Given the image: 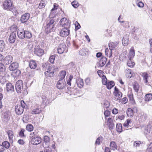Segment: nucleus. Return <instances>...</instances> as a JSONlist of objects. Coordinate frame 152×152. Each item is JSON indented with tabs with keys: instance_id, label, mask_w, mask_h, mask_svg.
<instances>
[{
	"instance_id": "6ab92c4d",
	"label": "nucleus",
	"mask_w": 152,
	"mask_h": 152,
	"mask_svg": "<svg viewBox=\"0 0 152 152\" xmlns=\"http://www.w3.org/2000/svg\"><path fill=\"white\" fill-rule=\"evenodd\" d=\"M18 64L16 62H14L10 65L9 69L11 71H14L16 70L18 67Z\"/></svg>"
},
{
	"instance_id": "5701e85b",
	"label": "nucleus",
	"mask_w": 152,
	"mask_h": 152,
	"mask_svg": "<svg viewBox=\"0 0 152 152\" xmlns=\"http://www.w3.org/2000/svg\"><path fill=\"white\" fill-rule=\"evenodd\" d=\"M41 110L39 107V106L36 105L34 107V108L33 109L31 112V113L33 114H39L41 112Z\"/></svg>"
},
{
	"instance_id": "dca6fc26",
	"label": "nucleus",
	"mask_w": 152,
	"mask_h": 152,
	"mask_svg": "<svg viewBox=\"0 0 152 152\" xmlns=\"http://www.w3.org/2000/svg\"><path fill=\"white\" fill-rule=\"evenodd\" d=\"M23 108L20 105H17L15 107V111L16 114L18 115H21L23 112Z\"/></svg>"
},
{
	"instance_id": "c756f323",
	"label": "nucleus",
	"mask_w": 152,
	"mask_h": 152,
	"mask_svg": "<svg viewBox=\"0 0 152 152\" xmlns=\"http://www.w3.org/2000/svg\"><path fill=\"white\" fill-rule=\"evenodd\" d=\"M79 54L82 56H84L88 54V50L86 48H83L79 51Z\"/></svg>"
},
{
	"instance_id": "aec40b11",
	"label": "nucleus",
	"mask_w": 152,
	"mask_h": 152,
	"mask_svg": "<svg viewBox=\"0 0 152 152\" xmlns=\"http://www.w3.org/2000/svg\"><path fill=\"white\" fill-rule=\"evenodd\" d=\"M125 74L126 77L128 78H130L134 75V74L132 70L130 69H126L125 71Z\"/></svg>"
},
{
	"instance_id": "f257e3e1",
	"label": "nucleus",
	"mask_w": 152,
	"mask_h": 152,
	"mask_svg": "<svg viewBox=\"0 0 152 152\" xmlns=\"http://www.w3.org/2000/svg\"><path fill=\"white\" fill-rule=\"evenodd\" d=\"M42 66L45 70H47L45 72V76L50 77H53L54 76V69L50 66V64L47 65L46 63H44L42 64Z\"/></svg>"
},
{
	"instance_id": "6e6d98bb",
	"label": "nucleus",
	"mask_w": 152,
	"mask_h": 152,
	"mask_svg": "<svg viewBox=\"0 0 152 152\" xmlns=\"http://www.w3.org/2000/svg\"><path fill=\"white\" fill-rule=\"evenodd\" d=\"M79 4L78 2L76 1H74L72 2V5L75 8H77L79 6Z\"/></svg>"
},
{
	"instance_id": "c9c22d12",
	"label": "nucleus",
	"mask_w": 152,
	"mask_h": 152,
	"mask_svg": "<svg viewBox=\"0 0 152 152\" xmlns=\"http://www.w3.org/2000/svg\"><path fill=\"white\" fill-rule=\"evenodd\" d=\"M116 126L117 131L118 132H121L122 131V125L121 124L118 123Z\"/></svg>"
},
{
	"instance_id": "1a4fd4ad",
	"label": "nucleus",
	"mask_w": 152,
	"mask_h": 152,
	"mask_svg": "<svg viewBox=\"0 0 152 152\" xmlns=\"http://www.w3.org/2000/svg\"><path fill=\"white\" fill-rule=\"evenodd\" d=\"M67 51V49L66 46L64 44H60L58 48V52L59 54H62L64 52Z\"/></svg>"
},
{
	"instance_id": "a19ab883",
	"label": "nucleus",
	"mask_w": 152,
	"mask_h": 152,
	"mask_svg": "<svg viewBox=\"0 0 152 152\" xmlns=\"http://www.w3.org/2000/svg\"><path fill=\"white\" fill-rule=\"evenodd\" d=\"M2 144L4 148L8 149L10 146V143L7 141L3 142L2 143Z\"/></svg>"
},
{
	"instance_id": "b1692460",
	"label": "nucleus",
	"mask_w": 152,
	"mask_h": 152,
	"mask_svg": "<svg viewBox=\"0 0 152 152\" xmlns=\"http://www.w3.org/2000/svg\"><path fill=\"white\" fill-rule=\"evenodd\" d=\"M29 65L30 67L32 69H35L37 66V63L35 61L32 60L29 62Z\"/></svg>"
},
{
	"instance_id": "cd10ccee",
	"label": "nucleus",
	"mask_w": 152,
	"mask_h": 152,
	"mask_svg": "<svg viewBox=\"0 0 152 152\" xmlns=\"http://www.w3.org/2000/svg\"><path fill=\"white\" fill-rule=\"evenodd\" d=\"M76 83L78 86L80 88H82L84 85L83 80L82 79L80 78H78L76 80Z\"/></svg>"
},
{
	"instance_id": "f03ea898",
	"label": "nucleus",
	"mask_w": 152,
	"mask_h": 152,
	"mask_svg": "<svg viewBox=\"0 0 152 152\" xmlns=\"http://www.w3.org/2000/svg\"><path fill=\"white\" fill-rule=\"evenodd\" d=\"M4 9L10 11L12 12H15L16 14L18 12L16 10L13 9V6L10 0H7L5 1L4 3Z\"/></svg>"
},
{
	"instance_id": "a211bd4d",
	"label": "nucleus",
	"mask_w": 152,
	"mask_h": 152,
	"mask_svg": "<svg viewBox=\"0 0 152 152\" xmlns=\"http://www.w3.org/2000/svg\"><path fill=\"white\" fill-rule=\"evenodd\" d=\"M141 75L143 77V80L144 83L146 85H150L149 83L151 82L148 80V74L146 72H144L142 73Z\"/></svg>"
},
{
	"instance_id": "473e14b6",
	"label": "nucleus",
	"mask_w": 152,
	"mask_h": 152,
	"mask_svg": "<svg viewBox=\"0 0 152 152\" xmlns=\"http://www.w3.org/2000/svg\"><path fill=\"white\" fill-rule=\"evenodd\" d=\"M55 30V28L51 27L46 25V26L45 31L47 34H48L51 31H53Z\"/></svg>"
},
{
	"instance_id": "39448f33",
	"label": "nucleus",
	"mask_w": 152,
	"mask_h": 152,
	"mask_svg": "<svg viewBox=\"0 0 152 152\" xmlns=\"http://www.w3.org/2000/svg\"><path fill=\"white\" fill-rule=\"evenodd\" d=\"M23 87V83L22 80H19L17 81L15 85V89L18 93H21Z\"/></svg>"
},
{
	"instance_id": "393cba45",
	"label": "nucleus",
	"mask_w": 152,
	"mask_h": 152,
	"mask_svg": "<svg viewBox=\"0 0 152 152\" xmlns=\"http://www.w3.org/2000/svg\"><path fill=\"white\" fill-rule=\"evenodd\" d=\"M129 42V38L128 36L125 35L122 40V43L124 46L127 45Z\"/></svg>"
},
{
	"instance_id": "338daca9",
	"label": "nucleus",
	"mask_w": 152,
	"mask_h": 152,
	"mask_svg": "<svg viewBox=\"0 0 152 152\" xmlns=\"http://www.w3.org/2000/svg\"><path fill=\"white\" fill-rule=\"evenodd\" d=\"M85 82L87 85H90V79L89 78H87L86 79Z\"/></svg>"
},
{
	"instance_id": "4be33fe9",
	"label": "nucleus",
	"mask_w": 152,
	"mask_h": 152,
	"mask_svg": "<svg viewBox=\"0 0 152 152\" xmlns=\"http://www.w3.org/2000/svg\"><path fill=\"white\" fill-rule=\"evenodd\" d=\"M30 17V14L29 13H25L21 17L20 20L22 23H24L29 19Z\"/></svg>"
},
{
	"instance_id": "774afa93",
	"label": "nucleus",
	"mask_w": 152,
	"mask_h": 152,
	"mask_svg": "<svg viewBox=\"0 0 152 152\" xmlns=\"http://www.w3.org/2000/svg\"><path fill=\"white\" fill-rule=\"evenodd\" d=\"M118 110L116 108H114L112 110V113L114 114H116L118 113Z\"/></svg>"
},
{
	"instance_id": "0e129e2a",
	"label": "nucleus",
	"mask_w": 152,
	"mask_h": 152,
	"mask_svg": "<svg viewBox=\"0 0 152 152\" xmlns=\"http://www.w3.org/2000/svg\"><path fill=\"white\" fill-rule=\"evenodd\" d=\"M73 77L71 75H70L69 77V78L67 81V84L69 86H71V81L73 78Z\"/></svg>"
},
{
	"instance_id": "13d9d810",
	"label": "nucleus",
	"mask_w": 152,
	"mask_h": 152,
	"mask_svg": "<svg viewBox=\"0 0 152 152\" xmlns=\"http://www.w3.org/2000/svg\"><path fill=\"white\" fill-rule=\"evenodd\" d=\"M122 23H123V24H122L121 25L124 27H126L129 26V23L128 21H122Z\"/></svg>"
},
{
	"instance_id": "0eeeda50",
	"label": "nucleus",
	"mask_w": 152,
	"mask_h": 152,
	"mask_svg": "<svg viewBox=\"0 0 152 152\" xmlns=\"http://www.w3.org/2000/svg\"><path fill=\"white\" fill-rule=\"evenodd\" d=\"M10 113L9 110H6L2 114L1 117L3 121L7 122L10 119Z\"/></svg>"
},
{
	"instance_id": "7c9ffc66",
	"label": "nucleus",
	"mask_w": 152,
	"mask_h": 152,
	"mask_svg": "<svg viewBox=\"0 0 152 152\" xmlns=\"http://www.w3.org/2000/svg\"><path fill=\"white\" fill-rule=\"evenodd\" d=\"M118 44V43L117 42L114 43L113 42H111L109 44V48L110 50L111 53H112V50L114 49Z\"/></svg>"
},
{
	"instance_id": "f8f14e48",
	"label": "nucleus",
	"mask_w": 152,
	"mask_h": 152,
	"mask_svg": "<svg viewBox=\"0 0 152 152\" xmlns=\"http://www.w3.org/2000/svg\"><path fill=\"white\" fill-rule=\"evenodd\" d=\"M6 89L7 92L12 93L14 91V88L13 85L10 83H7Z\"/></svg>"
},
{
	"instance_id": "603ef678",
	"label": "nucleus",
	"mask_w": 152,
	"mask_h": 152,
	"mask_svg": "<svg viewBox=\"0 0 152 152\" xmlns=\"http://www.w3.org/2000/svg\"><path fill=\"white\" fill-rule=\"evenodd\" d=\"M147 151L148 152H152V142L147 145Z\"/></svg>"
},
{
	"instance_id": "c03bdc74",
	"label": "nucleus",
	"mask_w": 152,
	"mask_h": 152,
	"mask_svg": "<svg viewBox=\"0 0 152 152\" xmlns=\"http://www.w3.org/2000/svg\"><path fill=\"white\" fill-rule=\"evenodd\" d=\"M128 66L130 67H132L134 65V62L132 61V59H129L127 64Z\"/></svg>"
},
{
	"instance_id": "2f4dec72",
	"label": "nucleus",
	"mask_w": 152,
	"mask_h": 152,
	"mask_svg": "<svg viewBox=\"0 0 152 152\" xmlns=\"http://www.w3.org/2000/svg\"><path fill=\"white\" fill-rule=\"evenodd\" d=\"M107 124L110 129H113L114 126V124L113 123L112 120L111 118H109L107 119Z\"/></svg>"
},
{
	"instance_id": "de8ad7c7",
	"label": "nucleus",
	"mask_w": 152,
	"mask_h": 152,
	"mask_svg": "<svg viewBox=\"0 0 152 152\" xmlns=\"http://www.w3.org/2000/svg\"><path fill=\"white\" fill-rule=\"evenodd\" d=\"M26 129L28 131L31 132L33 129V127L32 125L28 124L27 125Z\"/></svg>"
},
{
	"instance_id": "423d86ee",
	"label": "nucleus",
	"mask_w": 152,
	"mask_h": 152,
	"mask_svg": "<svg viewBox=\"0 0 152 152\" xmlns=\"http://www.w3.org/2000/svg\"><path fill=\"white\" fill-rule=\"evenodd\" d=\"M66 84L65 80H59L56 85L57 88L59 89H62L66 86Z\"/></svg>"
},
{
	"instance_id": "4c0bfd02",
	"label": "nucleus",
	"mask_w": 152,
	"mask_h": 152,
	"mask_svg": "<svg viewBox=\"0 0 152 152\" xmlns=\"http://www.w3.org/2000/svg\"><path fill=\"white\" fill-rule=\"evenodd\" d=\"M66 74V72L65 71H62L59 73L60 80H65L64 79Z\"/></svg>"
},
{
	"instance_id": "ddd939ff",
	"label": "nucleus",
	"mask_w": 152,
	"mask_h": 152,
	"mask_svg": "<svg viewBox=\"0 0 152 152\" xmlns=\"http://www.w3.org/2000/svg\"><path fill=\"white\" fill-rule=\"evenodd\" d=\"M70 31L69 29L66 28H63L60 31L59 35L62 37H66L69 34Z\"/></svg>"
},
{
	"instance_id": "8fccbe9b",
	"label": "nucleus",
	"mask_w": 152,
	"mask_h": 152,
	"mask_svg": "<svg viewBox=\"0 0 152 152\" xmlns=\"http://www.w3.org/2000/svg\"><path fill=\"white\" fill-rule=\"evenodd\" d=\"M46 5L45 2L43 1H41L39 6V7L40 9H42Z\"/></svg>"
},
{
	"instance_id": "f3484780",
	"label": "nucleus",
	"mask_w": 152,
	"mask_h": 152,
	"mask_svg": "<svg viewBox=\"0 0 152 152\" xmlns=\"http://www.w3.org/2000/svg\"><path fill=\"white\" fill-rule=\"evenodd\" d=\"M16 37V33L13 32L10 34L9 37L8 41L11 43H14Z\"/></svg>"
},
{
	"instance_id": "e2e57ef3",
	"label": "nucleus",
	"mask_w": 152,
	"mask_h": 152,
	"mask_svg": "<svg viewBox=\"0 0 152 152\" xmlns=\"http://www.w3.org/2000/svg\"><path fill=\"white\" fill-rule=\"evenodd\" d=\"M141 142L140 141H137L134 142V146L135 147H139L140 144Z\"/></svg>"
},
{
	"instance_id": "412c9836",
	"label": "nucleus",
	"mask_w": 152,
	"mask_h": 152,
	"mask_svg": "<svg viewBox=\"0 0 152 152\" xmlns=\"http://www.w3.org/2000/svg\"><path fill=\"white\" fill-rule=\"evenodd\" d=\"M133 124V122L130 120L127 119L124 124L123 126L126 129L128 128V129H129Z\"/></svg>"
},
{
	"instance_id": "052dcab7",
	"label": "nucleus",
	"mask_w": 152,
	"mask_h": 152,
	"mask_svg": "<svg viewBox=\"0 0 152 152\" xmlns=\"http://www.w3.org/2000/svg\"><path fill=\"white\" fill-rule=\"evenodd\" d=\"M127 102V99L126 97L124 98L120 101V102H121L122 104H125Z\"/></svg>"
},
{
	"instance_id": "49530a36",
	"label": "nucleus",
	"mask_w": 152,
	"mask_h": 152,
	"mask_svg": "<svg viewBox=\"0 0 152 152\" xmlns=\"http://www.w3.org/2000/svg\"><path fill=\"white\" fill-rule=\"evenodd\" d=\"M25 132H26V130L25 129H21L19 133V136L21 137H25L26 135L24 134Z\"/></svg>"
},
{
	"instance_id": "69168bd1",
	"label": "nucleus",
	"mask_w": 152,
	"mask_h": 152,
	"mask_svg": "<svg viewBox=\"0 0 152 152\" xmlns=\"http://www.w3.org/2000/svg\"><path fill=\"white\" fill-rule=\"evenodd\" d=\"M145 120V117L144 115H141L140 116H139L140 121H144Z\"/></svg>"
},
{
	"instance_id": "37998d69",
	"label": "nucleus",
	"mask_w": 152,
	"mask_h": 152,
	"mask_svg": "<svg viewBox=\"0 0 152 152\" xmlns=\"http://www.w3.org/2000/svg\"><path fill=\"white\" fill-rule=\"evenodd\" d=\"M139 88V85L137 83H135L133 84V88L135 92H138Z\"/></svg>"
},
{
	"instance_id": "72a5a7b5",
	"label": "nucleus",
	"mask_w": 152,
	"mask_h": 152,
	"mask_svg": "<svg viewBox=\"0 0 152 152\" xmlns=\"http://www.w3.org/2000/svg\"><path fill=\"white\" fill-rule=\"evenodd\" d=\"M126 113L128 116L132 117L134 115V111L131 108H129L126 110Z\"/></svg>"
},
{
	"instance_id": "f704fd0d",
	"label": "nucleus",
	"mask_w": 152,
	"mask_h": 152,
	"mask_svg": "<svg viewBox=\"0 0 152 152\" xmlns=\"http://www.w3.org/2000/svg\"><path fill=\"white\" fill-rule=\"evenodd\" d=\"M106 85L107 88L110 89L114 86L115 84L113 81H109L108 82Z\"/></svg>"
},
{
	"instance_id": "09e8293b",
	"label": "nucleus",
	"mask_w": 152,
	"mask_h": 152,
	"mask_svg": "<svg viewBox=\"0 0 152 152\" xmlns=\"http://www.w3.org/2000/svg\"><path fill=\"white\" fill-rule=\"evenodd\" d=\"M7 133L8 135L9 138L10 140L12 139L13 137V133L11 130H8L7 131Z\"/></svg>"
},
{
	"instance_id": "6e6552de",
	"label": "nucleus",
	"mask_w": 152,
	"mask_h": 152,
	"mask_svg": "<svg viewBox=\"0 0 152 152\" xmlns=\"http://www.w3.org/2000/svg\"><path fill=\"white\" fill-rule=\"evenodd\" d=\"M50 139L48 136H45L42 143L43 147L45 148H48L50 145Z\"/></svg>"
},
{
	"instance_id": "7ed1b4c3",
	"label": "nucleus",
	"mask_w": 152,
	"mask_h": 152,
	"mask_svg": "<svg viewBox=\"0 0 152 152\" xmlns=\"http://www.w3.org/2000/svg\"><path fill=\"white\" fill-rule=\"evenodd\" d=\"M60 25L63 28L69 29L70 26V21L66 18H63L60 21Z\"/></svg>"
},
{
	"instance_id": "a18cd8bd",
	"label": "nucleus",
	"mask_w": 152,
	"mask_h": 152,
	"mask_svg": "<svg viewBox=\"0 0 152 152\" xmlns=\"http://www.w3.org/2000/svg\"><path fill=\"white\" fill-rule=\"evenodd\" d=\"M126 54L124 52L121 53L120 56V59L121 61H124L126 60Z\"/></svg>"
},
{
	"instance_id": "3c124183",
	"label": "nucleus",
	"mask_w": 152,
	"mask_h": 152,
	"mask_svg": "<svg viewBox=\"0 0 152 152\" xmlns=\"http://www.w3.org/2000/svg\"><path fill=\"white\" fill-rule=\"evenodd\" d=\"M102 84L104 85H105L108 82L107 79L105 76L103 75L102 76Z\"/></svg>"
},
{
	"instance_id": "20e7f679",
	"label": "nucleus",
	"mask_w": 152,
	"mask_h": 152,
	"mask_svg": "<svg viewBox=\"0 0 152 152\" xmlns=\"http://www.w3.org/2000/svg\"><path fill=\"white\" fill-rule=\"evenodd\" d=\"M34 53L35 55L39 56H42L44 53V50L40 48L39 45L36 46L34 50Z\"/></svg>"
},
{
	"instance_id": "79ce46f5",
	"label": "nucleus",
	"mask_w": 152,
	"mask_h": 152,
	"mask_svg": "<svg viewBox=\"0 0 152 152\" xmlns=\"http://www.w3.org/2000/svg\"><path fill=\"white\" fill-rule=\"evenodd\" d=\"M152 99V94H148L146 95L145 101H149Z\"/></svg>"
},
{
	"instance_id": "2eb2a0df",
	"label": "nucleus",
	"mask_w": 152,
	"mask_h": 152,
	"mask_svg": "<svg viewBox=\"0 0 152 152\" xmlns=\"http://www.w3.org/2000/svg\"><path fill=\"white\" fill-rule=\"evenodd\" d=\"M46 23L47 26L55 28V23L53 18H47L46 20Z\"/></svg>"
},
{
	"instance_id": "e433bc0d",
	"label": "nucleus",
	"mask_w": 152,
	"mask_h": 152,
	"mask_svg": "<svg viewBox=\"0 0 152 152\" xmlns=\"http://www.w3.org/2000/svg\"><path fill=\"white\" fill-rule=\"evenodd\" d=\"M42 99H43L42 103L43 104H45L47 103L48 102V97H47V95L45 96V95H42L41 96Z\"/></svg>"
},
{
	"instance_id": "bf43d9fd",
	"label": "nucleus",
	"mask_w": 152,
	"mask_h": 152,
	"mask_svg": "<svg viewBox=\"0 0 152 152\" xmlns=\"http://www.w3.org/2000/svg\"><path fill=\"white\" fill-rule=\"evenodd\" d=\"M102 137H99L97 138L95 142V144L98 145L100 144V142L102 140Z\"/></svg>"
},
{
	"instance_id": "c85d7f7f",
	"label": "nucleus",
	"mask_w": 152,
	"mask_h": 152,
	"mask_svg": "<svg viewBox=\"0 0 152 152\" xmlns=\"http://www.w3.org/2000/svg\"><path fill=\"white\" fill-rule=\"evenodd\" d=\"M107 61V58L104 57H103L99 61V66L101 67L103 66L105 64Z\"/></svg>"
},
{
	"instance_id": "9d476101",
	"label": "nucleus",
	"mask_w": 152,
	"mask_h": 152,
	"mask_svg": "<svg viewBox=\"0 0 152 152\" xmlns=\"http://www.w3.org/2000/svg\"><path fill=\"white\" fill-rule=\"evenodd\" d=\"M41 142L42 139L41 138L39 137H34L32 138L31 140V143L35 145L39 144Z\"/></svg>"
},
{
	"instance_id": "5fc2aeb1",
	"label": "nucleus",
	"mask_w": 152,
	"mask_h": 152,
	"mask_svg": "<svg viewBox=\"0 0 152 152\" xmlns=\"http://www.w3.org/2000/svg\"><path fill=\"white\" fill-rule=\"evenodd\" d=\"M55 58V55H53L50 56L49 58L48 61L51 63L53 64L54 63V60Z\"/></svg>"
},
{
	"instance_id": "4d7b16f0",
	"label": "nucleus",
	"mask_w": 152,
	"mask_h": 152,
	"mask_svg": "<svg viewBox=\"0 0 152 152\" xmlns=\"http://www.w3.org/2000/svg\"><path fill=\"white\" fill-rule=\"evenodd\" d=\"M128 96L130 100L132 101H134L133 95L131 92L130 91L128 93Z\"/></svg>"
},
{
	"instance_id": "9b49d317",
	"label": "nucleus",
	"mask_w": 152,
	"mask_h": 152,
	"mask_svg": "<svg viewBox=\"0 0 152 152\" xmlns=\"http://www.w3.org/2000/svg\"><path fill=\"white\" fill-rule=\"evenodd\" d=\"M17 34L18 37L21 39H23L25 37V31L23 29L19 28L17 32Z\"/></svg>"
},
{
	"instance_id": "58836bf2",
	"label": "nucleus",
	"mask_w": 152,
	"mask_h": 152,
	"mask_svg": "<svg viewBox=\"0 0 152 152\" xmlns=\"http://www.w3.org/2000/svg\"><path fill=\"white\" fill-rule=\"evenodd\" d=\"M5 44L4 41L1 40H0V52H2L4 49Z\"/></svg>"
},
{
	"instance_id": "ea45409f",
	"label": "nucleus",
	"mask_w": 152,
	"mask_h": 152,
	"mask_svg": "<svg viewBox=\"0 0 152 152\" xmlns=\"http://www.w3.org/2000/svg\"><path fill=\"white\" fill-rule=\"evenodd\" d=\"M110 148L113 150L116 149L117 145L115 143L114 141H112L110 142Z\"/></svg>"
},
{
	"instance_id": "bb28decb",
	"label": "nucleus",
	"mask_w": 152,
	"mask_h": 152,
	"mask_svg": "<svg viewBox=\"0 0 152 152\" xmlns=\"http://www.w3.org/2000/svg\"><path fill=\"white\" fill-rule=\"evenodd\" d=\"M114 94L115 99L118 100H120L122 96V94L120 91H116V92H114Z\"/></svg>"
},
{
	"instance_id": "a878e982",
	"label": "nucleus",
	"mask_w": 152,
	"mask_h": 152,
	"mask_svg": "<svg viewBox=\"0 0 152 152\" xmlns=\"http://www.w3.org/2000/svg\"><path fill=\"white\" fill-rule=\"evenodd\" d=\"M135 56V51L133 47H132L129 54L128 58L129 59L133 58Z\"/></svg>"
},
{
	"instance_id": "4468645a",
	"label": "nucleus",
	"mask_w": 152,
	"mask_h": 152,
	"mask_svg": "<svg viewBox=\"0 0 152 152\" xmlns=\"http://www.w3.org/2000/svg\"><path fill=\"white\" fill-rule=\"evenodd\" d=\"M12 57L11 55H8L3 59V63L5 64L8 65L10 64L12 61Z\"/></svg>"
},
{
	"instance_id": "680f3d73",
	"label": "nucleus",
	"mask_w": 152,
	"mask_h": 152,
	"mask_svg": "<svg viewBox=\"0 0 152 152\" xmlns=\"http://www.w3.org/2000/svg\"><path fill=\"white\" fill-rule=\"evenodd\" d=\"M104 114L105 116L106 119H107L106 118L109 116L110 114V112L108 110H105L104 112Z\"/></svg>"
},
{
	"instance_id": "864d4df0",
	"label": "nucleus",
	"mask_w": 152,
	"mask_h": 152,
	"mask_svg": "<svg viewBox=\"0 0 152 152\" xmlns=\"http://www.w3.org/2000/svg\"><path fill=\"white\" fill-rule=\"evenodd\" d=\"M31 33L28 31H25V37L28 39H30L32 37Z\"/></svg>"
}]
</instances>
